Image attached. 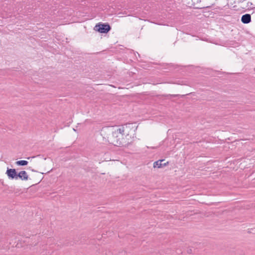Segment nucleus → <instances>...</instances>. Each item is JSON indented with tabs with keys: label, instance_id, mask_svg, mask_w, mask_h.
<instances>
[{
	"label": "nucleus",
	"instance_id": "f03ea898",
	"mask_svg": "<svg viewBox=\"0 0 255 255\" xmlns=\"http://www.w3.org/2000/svg\"><path fill=\"white\" fill-rule=\"evenodd\" d=\"M94 29L100 33H106L110 31L111 27L109 24H99L95 26Z\"/></svg>",
	"mask_w": 255,
	"mask_h": 255
},
{
	"label": "nucleus",
	"instance_id": "f257e3e1",
	"mask_svg": "<svg viewBox=\"0 0 255 255\" xmlns=\"http://www.w3.org/2000/svg\"><path fill=\"white\" fill-rule=\"evenodd\" d=\"M127 128L122 126L115 130L109 138L111 143L118 146H128L130 141L127 138L128 134L126 131Z\"/></svg>",
	"mask_w": 255,
	"mask_h": 255
},
{
	"label": "nucleus",
	"instance_id": "20e7f679",
	"mask_svg": "<svg viewBox=\"0 0 255 255\" xmlns=\"http://www.w3.org/2000/svg\"><path fill=\"white\" fill-rule=\"evenodd\" d=\"M20 178L22 180H27L28 179V175L25 171H21L17 174V179Z\"/></svg>",
	"mask_w": 255,
	"mask_h": 255
},
{
	"label": "nucleus",
	"instance_id": "6e6552de",
	"mask_svg": "<svg viewBox=\"0 0 255 255\" xmlns=\"http://www.w3.org/2000/svg\"><path fill=\"white\" fill-rule=\"evenodd\" d=\"M168 162L165 163L164 164H162L163 167L165 166L167 164Z\"/></svg>",
	"mask_w": 255,
	"mask_h": 255
},
{
	"label": "nucleus",
	"instance_id": "423d86ee",
	"mask_svg": "<svg viewBox=\"0 0 255 255\" xmlns=\"http://www.w3.org/2000/svg\"><path fill=\"white\" fill-rule=\"evenodd\" d=\"M163 161V160H159L157 161H155L153 163V167L154 168L157 167V168H161L162 167V162Z\"/></svg>",
	"mask_w": 255,
	"mask_h": 255
},
{
	"label": "nucleus",
	"instance_id": "39448f33",
	"mask_svg": "<svg viewBox=\"0 0 255 255\" xmlns=\"http://www.w3.org/2000/svg\"><path fill=\"white\" fill-rule=\"evenodd\" d=\"M241 21L243 23L247 24L251 22V16L250 14H246L242 16Z\"/></svg>",
	"mask_w": 255,
	"mask_h": 255
},
{
	"label": "nucleus",
	"instance_id": "0eeeda50",
	"mask_svg": "<svg viewBox=\"0 0 255 255\" xmlns=\"http://www.w3.org/2000/svg\"><path fill=\"white\" fill-rule=\"evenodd\" d=\"M17 165H26L28 164V162L26 160H19L16 162Z\"/></svg>",
	"mask_w": 255,
	"mask_h": 255
},
{
	"label": "nucleus",
	"instance_id": "7ed1b4c3",
	"mask_svg": "<svg viewBox=\"0 0 255 255\" xmlns=\"http://www.w3.org/2000/svg\"><path fill=\"white\" fill-rule=\"evenodd\" d=\"M6 174L8 176V178L11 179H17V174L15 169H9L7 168Z\"/></svg>",
	"mask_w": 255,
	"mask_h": 255
}]
</instances>
